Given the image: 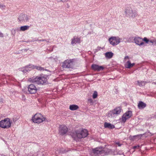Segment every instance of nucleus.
<instances>
[{
    "mask_svg": "<svg viewBox=\"0 0 156 156\" xmlns=\"http://www.w3.org/2000/svg\"><path fill=\"white\" fill-rule=\"evenodd\" d=\"M30 69V70L33 69H36L37 70L40 71H44V69L41 66H35L33 65H30L27 66L26 67V70L28 71V69Z\"/></svg>",
    "mask_w": 156,
    "mask_h": 156,
    "instance_id": "9d476101",
    "label": "nucleus"
},
{
    "mask_svg": "<svg viewBox=\"0 0 156 156\" xmlns=\"http://www.w3.org/2000/svg\"><path fill=\"white\" fill-rule=\"evenodd\" d=\"M140 146L139 145H137V146H134L133 147V148L134 149H135L137 148H139Z\"/></svg>",
    "mask_w": 156,
    "mask_h": 156,
    "instance_id": "bb28decb",
    "label": "nucleus"
},
{
    "mask_svg": "<svg viewBox=\"0 0 156 156\" xmlns=\"http://www.w3.org/2000/svg\"><path fill=\"white\" fill-rule=\"evenodd\" d=\"M129 16L133 18L137 16V13L136 12H133H133H132L131 14H130Z\"/></svg>",
    "mask_w": 156,
    "mask_h": 156,
    "instance_id": "b1692460",
    "label": "nucleus"
},
{
    "mask_svg": "<svg viewBox=\"0 0 156 156\" xmlns=\"http://www.w3.org/2000/svg\"><path fill=\"white\" fill-rule=\"evenodd\" d=\"M146 104L141 101H140L138 105V108L140 109H143L146 107Z\"/></svg>",
    "mask_w": 156,
    "mask_h": 156,
    "instance_id": "f3484780",
    "label": "nucleus"
},
{
    "mask_svg": "<svg viewBox=\"0 0 156 156\" xmlns=\"http://www.w3.org/2000/svg\"><path fill=\"white\" fill-rule=\"evenodd\" d=\"M68 0H61V1L62 2H66L68 1Z\"/></svg>",
    "mask_w": 156,
    "mask_h": 156,
    "instance_id": "7c9ffc66",
    "label": "nucleus"
},
{
    "mask_svg": "<svg viewBox=\"0 0 156 156\" xmlns=\"http://www.w3.org/2000/svg\"><path fill=\"white\" fill-rule=\"evenodd\" d=\"M41 41H46L47 42V41L46 40H45V39L41 40Z\"/></svg>",
    "mask_w": 156,
    "mask_h": 156,
    "instance_id": "473e14b6",
    "label": "nucleus"
},
{
    "mask_svg": "<svg viewBox=\"0 0 156 156\" xmlns=\"http://www.w3.org/2000/svg\"><path fill=\"white\" fill-rule=\"evenodd\" d=\"M121 111V109L119 107L116 108L110 111L108 114H111L112 116L114 115H118L120 113Z\"/></svg>",
    "mask_w": 156,
    "mask_h": 156,
    "instance_id": "9b49d317",
    "label": "nucleus"
},
{
    "mask_svg": "<svg viewBox=\"0 0 156 156\" xmlns=\"http://www.w3.org/2000/svg\"><path fill=\"white\" fill-rule=\"evenodd\" d=\"M3 34L1 32H0V37H3Z\"/></svg>",
    "mask_w": 156,
    "mask_h": 156,
    "instance_id": "c85d7f7f",
    "label": "nucleus"
},
{
    "mask_svg": "<svg viewBox=\"0 0 156 156\" xmlns=\"http://www.w3.org/2000/svg\"><path fill=\"white\" fill-rule=\"evenodd\" d=\"M46 118L41 114L37 113L32 118V122L35 123L40 124L44 121Z\"/></svg>",
    "mask_w": 156,
    "mask_h": 156,
    "instance_id": "7ed1b4c3",
    "label": "nucleus"
},
{
    "mask_svg": "<svg viewBox=\"0 0 156 156\" xmlns=\"http://www.w3.org/2000/svg\"><path fill=\"white\" fill-rule=\"evenodd\" d=\"M116 144L117 145L119 146H120L121 145V144H120L119 142L116 143Z\"/></svg>",
    "mask_w": 156,
    "mask_h": 156,
    "instance_id": "cd10ccee",
    "label": "nucleus"
},
{
    "mask_svg": "<svg viewBox=\"0 0 156 156\" xmlns=\"http://www.w3.org/2000/svg\"><path fill=\"white\" fill-rule=\"evenodd\" d=\"M91 68L94 70L98 71L102 70L104 69V67L103 66H99L94 64L92 65Z\"/></svg>",
    "mask_w": 156,
    "mask_h": 156,
    "instance_id": "4468645a",
    "label": "nucleus"
},
{
    "mask_svg": "<svg viewBox=\"0 0 156 156\" xmlns=\"http://www.w3.org/2000/svg\"><path fill=\"white\" fill-rule=\"evenodd\" d=\"M129 57L128 56H126V57H125V59H129Z\"/></svg>",
    "mask_w": 156,
    "mask_h": 156,
    "instance_id": "2f4dec72",
    "label": "nucleus"
},
{
    "mask_svg": "<svg viewBox=\"0 0 156 156\" xmlns=\"http://www.w3.org/2000/svg\"><path fill=\"white\" fill-rule=\"evenodd\" d=\"M135 65V63H131L130 61H128L125 65L126 68L130 69L133 66Z\"/></svg>",
    "mask_w": 156,
    "mask_h": 156,
    "instance_id": "dca6fc26",
    "label": "nucleus"
},
{
    "mask_svg": "<svg viewBox=\"0 0 156 156\" xmlns=\"http://www.w3.org/2000/svg\"><path fill=\"white\" fill-rule=\"evenodd\" d=\"M19 19L20 20H22V19H21L20 17H19Z\"/></svg>",
    "mask_w": 156,
    "mask_h": 156,
    "instance_id": "f704fd0d",
    "label": "nucleus"
},
{
    "mask_svg": "<svg viewBox=\"0 0 156 156\" xmlns=\"http://www.w3.org/2000/svg\"><path fill=\"white\" fill-rule=\"evenodd\" d=\"M98 96V93L96 91H94L93 95V99H95L97 98Z\"/></svg>",
    "mask_w": 156,
    "mask_h": 156,
    "instance_id": "393cba45",
    "label": "nucleus"
},
{
    "mask_svg": "<svg viewBox=\"0 0 156 156\" xmlns=\"http://www.w3.org/2000/svg\"><path fill=\"white\" fill-rule=\"evenodd\" d=\"M137 83L138 85L140 86H144L146 83V82L144 81H137Z\"/></svg>",
    "mask_w": 156,
    "mask_h": 156,
    "instance_id": "5701e85b",
    "label": "nucleus"
},
{
    "mask_svg": "<svg viewBox=\"0 0 156 156\" xmlns=\"http://www.w3.org/2000/svg\"><path fill=\"white\" fill-rule=\"evenodd\" d=\"M27 88L28 92L31 94H35L38 90L37 87L34 84L29 85Z\"/></svg>",
    "mask_w": 156,
    "mask_h": 156,
    "instance_id": "0eeeda50",
    "label": "nucleus"
},
{
    "mask_svg": "<svg viewBox=\"0 0 156 156\" xmlns=\"http://www.w3.org/2000/svg\"><path fill=\"white\" fill-rule=\"evenodd\" d=\"M108 41L111 44L115 46L120 43V39L118 37H112L109 39Z\"/></svg>",
    "mask_w": 156,
    "mask_h": 156,
    "instance_id": "423d86ee",
    "label": "nucleus"
},
{
    "mask_svg": "<svg viewBox=\"0 0 156 156\" xmlns=\"http://www.w3.org/2000/svg\"><path fill=\"white\" fill-rule=\"evenodd\" d=\"M28 81L33 83L43 85L47 82V79L43 76H40L30 78L28 79Z\"/></svg>",
    "mask_w": 156,
    "mask_h": 156,
    "instance_id": "f257e3e1",
    "label": "nucleus"
},
{
    "mask_svg": "<svg viewBox=\"0 0 156 156\" xmlns=\"http://www.w3.org/2000/svg\"><path fill=\"white\" fill-rule=\"evenodd\" d=\"M30 26H21L20 27V30L24 31L29 29Z\"/></svg>",
    "mask_w": 156,
    "mask_h": 156,
    "instance_id": "412c9836",
    "label": "nucleus"
},
{
    "mask_svg": "<svg viewBox=\"0 0 156 156\" xmlns=\"http://www.w3.org/2000/svg\"><path fill=\"white\" fill-rule=\"evenodd\" d=\"M68 131V128L64 125H60L59 128V133L63 135L65 134Z\"/></svg>",
    "mask_w": 156,
    "mask_h": 156,
    "instance_id": "1a4fd4ad",
    "label": "nucleus"
},
{
    "mask_svg": "<svg viewBox=\"0 0 156 156\" xmlns=\"http://www.w3.org/2000/svg\"><path fill=\"white\" fill-rule=\"evenodd\" d=\"M75 65L74 59H67L62 63V66L65 68H73Z\"/></svg>",
    "mask_w": 156,
    "mask_h": 156,
    "instance_id": "20e7f679",
    "label": "nucleus"
},
{
    "mask_svg": "<svg viewBox=\"0 0 156 156\" xmlns=\"http://www.w3.org/2000/svg\"><path fill=\"white\" fill-rule=\"evenodd\" d=\"M104 127L105 128H108L109 129H113L115 128L114 125L107 122H105L104 123Z\"/></svg>",
    "mask_w": 156,
    "mask_h": 156,
    "instance_id": "2eb2a0df",
    "label": "nucleus"
},
{
    "mask_svg": "<svg viewBox=\"0 0 156 156\" xmlns=\"http://www.w3.org/2000/svg\"><path fill=\"white\" fill-rule=\"evenodd\" d=\"M149 41L151 42V43H153V42L151 40L150 41Z\"/></svg>",
    "mask_w": 156,
    "mask_h": 156,
    "instance_id": "72a5a7b5",
    "label": "nucleus"
},
{
    "mask_svg": "<svg viewBox=\"0 0 156 156\" xmlns=\"http://www.w3.org/2000/svg\"><path fill=\"white\" fill-rule=\"evenodd\" d=\"M79 106L75 105H72L69 106V109L72 111H74L77 109Z\"/></svg>",
    "mask_w": 156,
    "mask_h": 156,
    "instance_id": "6ab92c4d",
    "label": "nucleus"
},
{
    "mask_svg": "<svg viewBox=\"0 0 156 156\" xmlns=\"http://www.w3.org/2000/svg\"><path fill=\"white\" fill-rule=\"evenodd\" d=\"M102 147L99 148H96L93 150V153L95 155L98 154H101L104 153V151Z\"/></svg>",
    "mask_w": 156,
    "mask_h": 156,
    "instance_id": "ddd939ff",
    "label": "nucleus"
},
{
    "mask_svg": "<svg viewBox=\"0 0 156 156\" xmlns=\"http://www.w3.org/2000/svg\"><path fill=\"white\" fill-rule=\"evenodd\" d=\"M125 12L126 14H128L129 15L130 14H131L133 12V10L131 7H128L125 10Z\"/></svg>",
    "mask_w": 156,
    "mask_h": 156,
    "instance_id": "4be33fe9",
    "label": "nucleus"
},
{
    "mask_svg": "<svg viewBox=\"0 0 156 156\" xmlns=\"http://www.w3.org/2000/svg\"><path fill=\"white\" fill-rule=\"evenodd\" d=\"M113 55V53L112 52H107L105 54V57L108 58H112Z\"/></svg>",
    "mask_w": 156,
    "mask_h": 156,
    "instance_id": "aec40b11",
    "label": "nucleus"
},
{
    "mask_svg": "<svg viewBox=\"0 0 156 156\" xmlns=\"http://www.w3.org/2000/svg\"><path fill=\"white\" fill-rule=\"evenodd\" d=\"M132 115V112L128 111L124 114L122 118V122H125L126 120L130 118Z\"/></svg>",
    "mask_w": 156,
    "mask_h": 156,
    "instance_id": "6e6552de",
    "label": "nucleus"
},
{
    "mask_svg": "<svg viewBox=\"0 0 156 156\" xmlns=\"http://www.w3.org/2000/svg\"><path fill=\"white\" fill-rule=\"evenodd\" d=\"M88 135V132L86 129H79L76 130L72 134V136L75 140L77 138H84Z\"/></svg>",
    "mask_w": 156,
    "mask_h": 156,
    "instance_id": "f03ea898",
    "label": "nucleus"
},
{
    "mask_svg": "<svg viewBox=\"0 0 156 156\" xmlns=\"http://www.w3.org/2000/svg\"><path fill=\"white\" fill-rule=\"evenodd\" d=\"M142 134H140V135H137V136H139L140 138H141V137H142Z\"/></svg>",
    "mask_w": 156,
    "mask_h": 156,
    "instance_id": "c756f323",
    "label": "nucleus"
},
{
    "mask_svg": "<svg viewBox=\"0 0 156 156\" xmlns=\"http://www.w3.org/2000/svg\"><path fill=\"white\" fill-rule=\"evenodd\" d=\"M135 43L139 46H143L144 44L143 39L139 37H135L134 39Z\"/></svg>",
    "mask_w": 156,
    "mask_h": 156,
    "instance_id": "f8f14e48",
    "label": "nucleus"
},
{
    "mask_svg": "<svg viewBox=\"0 0 156 156\" xmlns=\"http://www.w3.org/2000/svg\"><path fill=\"white\" fill-rule=\"evenodd\" d=\"M11 122L10 119L7 118L0 121V127L3 129H7L11 126Z\"/></svg>",
    "mask_w": 156,
    "mask_h": 156,
    "instance_id": "39448f33",
    "label": "nucleus"
},
{
    "mask_svg": "<svg viewBox=\"0 0 156 156\" xmlns=\"http://www.w3.org/2000/svg\"><path fill=\"white\" fill-rule=\"evenodd\" d=\"M80 38H73L72 39L71 44H76V43H80Z\"/></svg>",
    "mask_w": 156,
    "mask_h": 156,
    "instance_id": "a211bd4d",
    "label": "nucleus"
},
{
    "mask_svg": "<svg viewBox=\"0 0 156 156\" xmlns=\"http://www.w3.org/2000/svg\"><path fill=\"white\" fill-rule=\"evenodd\" d=\"M143 41H144L146 43H148L149 41L146 37H144L143 39Z\"/></svg>",
    "mask_w": 156,
    "mask_h": 156,
    "instance_id": "a878e982",
    "label": "nucleus"
}]
</instances>
